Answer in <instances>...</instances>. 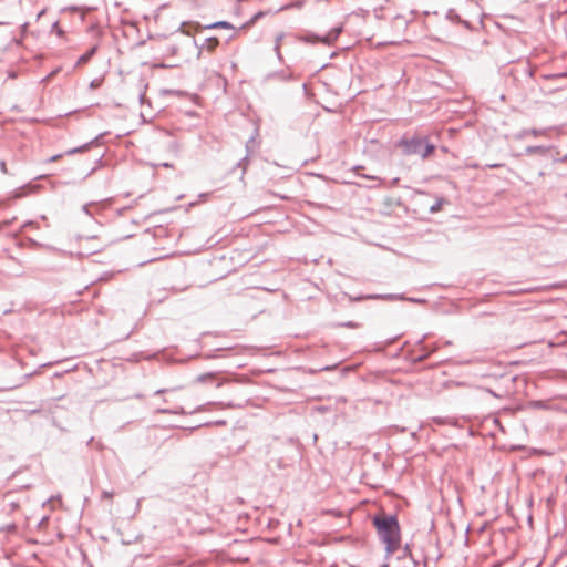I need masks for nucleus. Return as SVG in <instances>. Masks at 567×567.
<instances>
[{
	"mask_svg": "<svg viewBox=\"0 0 567 567\" xmlns=\"http://www.w3.org/2000/svg\"><path fill=\"white\" fill-rule=\"evenodd\" d=\"M62 157V155H54L50 158V162H55L58 159H60Z\"/></svg>",
	"mask_w": 567,
	"mask_h": 567,
	"instance_id": "obj_8",
	"label": "nucleus"
},
{
	"mask_svg": "<svg viewBox=\"0 0 567 567\" xmlns=\"http://www.w3.org/2000/svg\"><path fill=\"white\" fill-rule=\"evenodd\" d=\"M218 44L219 41L217 38H209L206 41V49L212 52L217 48Z\"/></svg>",
	"mask_w": 567,
	"mask_h": 567,
	"instance_id": "obj_4",
	"label": "nucleus"
},
{
	"mask_svg": "<svg viewBox=\"0 0 567 567\" xmlns=\"http://www.w3.org/2000/svg\"><path fill=\"white\" fill-rule=\"evenodd\" d=\"M374 525L378 529V533L386 545L388 553L392 554L398 550L400 547V528L396 519L394 517H377L374 519Z\"/></svg>",
	"mask_w": 567,
	"mask_h": 567,
	"instance_id": "obj_1",
	"label": "nucleus"
},
{
	"mask_svg": "<svg viewBox=\"0 0 567 567\" xmlns=\"http://www.w3.org/2000/svg\"><path fill=\"white\" fill-rule=\"evenodd\" d=\"M404 145L409 154H419L422 158L429 157L434 152V146L424 144L421 138H412L405 142Z\"/></svg>",
	"mask_w": 567,
	"mask_h": 567,
	"instance_id": "obj_2",
	"label": "nucleus"
},
{
	"mask_svg": "<svg viewBox=\"0 0 567 567\" xmlns=\"http://www.w3.org/2000/svg\"><path fill=\"white\" fill-rule=\"evenodd\" d=\"M96 48L93 47L89 52H86L85 54L81 55L78 60V64L79 65H83L85 63L89 62V60L92 58V55L94 54Z\"/></svg>",
	"mask_w": 567,
	"mask_h": 567,
	"instance_id": "obj_3",
	"label": "nucleus"
},
{
	"mask_svg": "<svg viewBox=\"0 0 567 567\" xmlns=\"http://www.w3.org/2000/svg\"><path fill=\"white\" fill-rule=\"evenodd\" d=\"M102 497L105 499L111 501L113 498V493L111 492H103Z\"/></svg>",
	"mask_w": 567,
	"mask_h": 567,
	"instance_id": "obj_6",
	"label": "nucleus"
},
{
	"mask_svg": "<svg viewBox=\"0 0 567 567\" xmlns=\"http://www.w3.org/2000/svg\"><path fill=\"white\" fill-rule=\"evenodd\" d=\"M215 379V374L214 373H206V374H200L196 378V381L197 382H206V381H209V380H214Z\"/></svg>",
	"mask_w": 567,
	"mask_h": 567,
	"instance_id": "obj_5",
	"label": "nucleus"
},
{
	"mask_svg": "<svg viewBox=\"0 0 567 567\" xmlns=\"http://www.w3.org/2000/svg\"><path fill=\"white\" fill-rule=\"evenodd\" d=\"M215 27L229 28V24L227 22H219V23H216Z\"/></svg>",
	"mask_w": 567,
	"mask_h": 567,
	"instance_id": "obj_7",
	"label": "nucleus"
}]
</instances>
